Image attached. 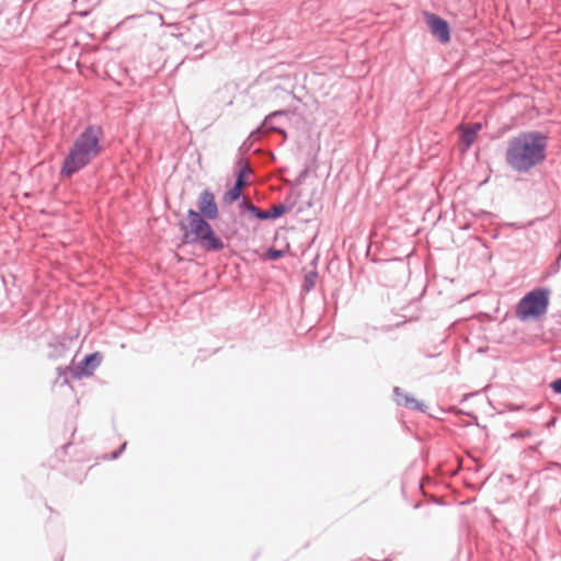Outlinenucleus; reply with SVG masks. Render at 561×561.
Here are the masks:
<instances>
[{
  "label": "nucleus",
  "instance_id": "nucleus-1",
  "mask_svg": "<svg viewBox=\"0 0 561 561\" xmlns=\"http://www.w3.org/2000/svg\"><path fill=\"white\" fill-rule=\"evenodd\" d=\"M198 211L188 209L187 224H181L184 231V241L196 243L208 252L220 251L225 248L222 240L216 236L206 219L218 217V206L215 195L209 190H204L197 199Z\"/></svg>",
  "mask_w": 561,
  "mask_h": 561
},
{
  "label": "nucleus",
  "instance_id": "nucleus-2",
  "mask_svg": "<svg viewBox=\"0 0 561 561\" xmlns=\"http://www.w3.org/2000/svg\"><path fill=\"white\" fill-rule=\"evenodd\" d=\"M547 136L539 131H525L513 137L506 148V162L515 171L526 173L546 158Z\"/></svg>",
  "mask_w": 561,
  "mask_h": 561
},
{
  "label": "nucleus",
  "instance_id": "nucleus-3",
  "mask_svg": "<svg viewBox=\"0 0 561 561\" xmlns=\"http://www.w3.org/2000/svg\"><path fill=\"white\" fill-rule=\"evenodd\" d=\"M102 135L101 127L90 125L75 139L62 162L61 178H71L100 154Z\"/></svg>",
  "mask_w": 561,
  "mask_h": 561
},
{
  "label": "nucleus",
  "instance_id": "nucleus-4",
  "mask_svg": "<svg viewBox=\"0 0 561 561\" xmlns=\"http://www.w3.org/2000/svg\"><path fill=\"white\" fill-rule=\"evenodd\" d=\"M550 290L536 288L526 294L517 304L516 316L519 320H537L547 313L549 307Z\"/></svg>",
  "mask_w": 561,
  "mask_h": 561
},
{
  "label": "nucleus",
  "instance_id": "nucleus-5",
  "mask_svg": "<svg viewBox=\"0 0 561 561\" xmlns=\"http://www.w3.org/2000/svg\"><path fill=\"white\" fill-rule=\"evenodd\" d=\"M424 19L431 34L435 38L443 44L450 41V28L446 20L430 12H424Z\"/></svg>",
  "mask_w": 561,
  "mask_h": 561
},
{
  "label": "nucleus",
  "instance_id": "nucleus-6",
  "mask_svg": "<svg viewBox=\"0 0 561 561\" xmlns=\"http://www.w3.org/2000/svg\"><path fill=\"white\" fill-rule=\"evenodd\" d=\"M243 205L248 211H250L254 217L261 220L276 219L283 216L288 210V208L283 204L274 205L267 211H261V209H259L256 206H254L252 203L248 201H243Z\"/></svg>",
  "mask_w": 561,
  "mask_h": 561
},
{
  "label": "nucleus",
  "instance_id": "nucleus-7",
  "mask_svg": "<svg viewBox=\"0 0 561 561\" xmlns=\"http://www.w3.org/2000/svg\"><path fill=\"white\" fill-rule=\"evenodd\" d=\"M247 172H250V168L248 165L243 167L238 175L234 185L224 195V202L227 204H231L238 201L241 196L242 188L245 186L247 182L244 175Z\"/></svg>",
  "mask_w": 561,
  "mask_h": 561
},
{
  "label": "nucleus",
  "instance_id": "nucleus-8",
  "mask_svg": "<svg viewBox=\"0 0 561 561\" xmlns=\"http://www.w3.org/2000/svg\"><path fill=\"white\" fill-rule=\"evenodd\" d=\"M481 123H473L461 126V142L463 145L462 150H467L474 142L478 133L481 130Z\"/></svg>",
  "mask_w": 561,
  "mask_h": 561
},
{
  "label": "nucleus",
  "instance_id": "nucleus-9",
  "mask_svg": "<svg viewBox=\"0 0 561 561\" xmlns=\"http://www.w3.org/2000/svg\"><path fill=\"white\" fill-rule=\"evenodd\" d=\"M101 364V356L99 353L87 355L83 360L79 364L78 368L80 375L90 376L94 369Z\"/></svg>",
  "mask_w": 561,
  "mask_h": 561
},
{
  "label": "nucleus",
  "instance_id": "nucleus-10",
  "mask_svg": "<svg viewBox=\"0 0 561 561\" xmlns=\"http://www.w3.org/2000/svg\"><path fill=\"white\" fill-rule=\"evenodd\" d=\"M394 396H396V400H397L398 404H403L407 408L421 410V411H423V409H424L423 403H420L417 400L409 397L408 394H402L398 387L394 388Z\"/></svg>",
  "mask_w": 561,
  "mask_h": 561
},
{
  "label": "nucleus",
  "instance_id": "nucleus-11",
  "mask_svg": "<svg viewBox=\"0 0 561 561\" xmlns=\"http://www.w3.org/2000/svg\"><path fill=\"white\" fill-rule=\"evenodd\" d=\"M285 114H286V112H285V111H276V112H273L272 114H270V115L265 118V121H264V125H265L266 127H268L270 129H272L273 131L280 133V134L285 135V131H284L283 129H279V128H277V127H274V126L271 124V122H272L275 117L280 116V115H285Z\"/></svg>",
  "mask_w": 561,
  "mask_h": 561
},
{
  "label": "nucleus",
  "instance_id": "nucleus-12",
  "mask_svg": "<svg viewBox=\"0 0 561 561\" xmlns=\"http://www.w3.org/2000/svg\"><path fill=\"white\" fill-rule=\"evenodd\" d=\"M317 277H318V275L316 272H310V273L306 274L305 280H304V288L307 291L311 290L314 287Z\"/></svg>",
  "mask_w": 561,
  "mask_h": 561
},
{
  "label": "nucleus",
  "instance_id": "nucleus-13",
  "mask_svg": "<svg viewBox=\"0 0 561 561\" xmlns=\"http://www.w3.org/2000/svg\"><path fill=\"white\" fill-rule=\"evenodd\" d=\"M285 252L283 250H276V249H270L265 256L267 260L276 261L280 257H283Z\"/></svg>",
  "mask_w": 561,
  "mask_h": 561
},
{
  "label": "nucleus",
  "instance_id": "nucleus-14",
  "mask_svg": "<svg viewBox=\"0 0 561 561\" xmlns=\"http://www.w3.org/2000/svg\"><path fill=\"white\" fill-rule=\"evenodd\" d=\"M550 387L556 393H561V378L556 379L550 383Z\"/></svg>",
  "mask_w": 561,
  "mask_h": 561
},
{
  "label": "nucleus",
  "instance_id": "nucleus-15",
  "mask_svg": "<svg viewBox=\"0 0 561 561\" xmlns=\"http://www.w3.org/2000/svg\"><path fill=\"white\" fill-rule=\"evenodd\" d=\"M125 446H126V443L123 444V446L121 447V449L118 451L113 453L112 458L113 459L117 458L119 453L125 448Z\"/></svg>",
  "mask_w": 561,
  "mask_h": 561
}]
</instances>
